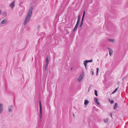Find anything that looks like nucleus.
I'll return each instance as SVG.
<instances>
[{"instance_id":"1","label":"nucleus","mask_w":128,"mask_h":128,"mask_svg":"<svg viewBox=\"0 0 128 128\" xmlns=\"http://www.w3.org/2000/svg\"><path fill=\"white\" fill-rule=\"evenodd\" d=\"M32 7L30 8L27 15L26 18L24 21V25L26 24L28 22L30 19V18L32 15Z\"/></svg>"},{"instance_id":"2","label":"nucleus","mask_w":128,"mask_h":128,"mask_svg":"<svg viewBox=\"0 0 128 128\" xmlns=\"http://www.w3.org/2000/svg\"><path fill=\"white\" fill-rule=\"evenodd\" d=\"M39 105L40 108V115L39 116L40 118L41 119L42 118V107L41 106V103L40 101L39 102Z\"/></svg>"},{"instance_id":"3","label":"nucleus","mask_w":128,"mask_h":128,"mask_svg":"<svg viewBox=\"0 0 128 128\" xmlns=\"http://www.w3.org/2000/svg\"><path fill=\"white\" fill-rule=\"evenodd\" d=\"M84 76V73L80 74L78 79V81L79 82H80L82 80Z\"/></svg>"},{"instance_id":"4","label":"nucleus","mask_w":128,"mask_h":128,"mask_svg":"<svg viewBox=\"0 0 128 128\" xmlns=\"http://www.w3.org/2000/svg\"><path fill=\"white\" fill-rule=\"evenodd\" d=\"M107 48L109 50V54L110 56H111L113 52V50L110 48Z\"/></svg>"},{"instance_id":"5","label":"nucleus","mask_w":128,"mask_h":128,"mask_svg":"<svg viewBox=\"0 0 128 128\" xmlns=\"http://www.w3.org/2000/svg\"><path fill=\"white\" fill-rule=\"evenodd\" d=\"M92 60L91 59L90 60H85L84 61V64H87L88 62H92Z\"/></svg>"},{"instance_id":"6","label":"nucleus","mask_w":128,"mask_h":128,"mask_svg":"<svg viewBox=\"0 0 128 128\" xmlns=\"http://www.w3.org/2000/svg\"><path fill=\"white\" fill-rule=\"evenodd\" d=\"M94 100H95V102L96 103L99 105L100 104V103L98 102V100L97 98H94Z\"/></svg>"},{"instance_id":"7","label":"nucleus","mask_w":128,"mask_h":128,"mask_svg":"<svg viewBox=\"0 0 128 128\" xmlns=\"http://www.w3.org/2000/svg\"><path fill=\"white\" fill-rule=\"evenodd\" d=\"M2 106V104H0V113H1L3 109Z\"/></svg>"},{"instance_id":"8","label":"nucleus","mask_w":128,"mask_h":128,"mask_svg":"<svg viewBox=\"0 0 128 128\" xmlns=\"http://www.w3.org/2000/svg\"><path fill=\"white\" fill-rule=\"evenodd\" d=\"M10 6L12 9L14 6V1L10 5Z\"/></svg>"},{"instance_id":"9","label":"nucleus","mask_w":128,"mask_h":128,"mask_svg":"<svg viewBox=\"0 0 128 128\" xmlns=\"http://www.w3.org/2000/svg\"><path fill=\"white\" fill-rule=\"evenodd\" d=\"M83 20H84L83 19H82L81 22L80 24V28H81L82 27V26L83 24Z\"/></svg>"},{"instance_id":"10","label":"nucleus","mask_w":128,"mask_h":128,"mask_svg":"<svg viewBox=\"0 0 128 128\" xmlns=\"http://www.w3.org/2000/svg\"><path fill=\"white\" fill-rule=\"evenodd\" d=\"M118 105L117 103H115L114 106V109L115 110L116 109V108L117 107Z\"/></svg>"},{"instance_id":"11","label":"nucleus","mask_w":128,"mask_h":128,"mask_svg":"<svg viewBox=\"0 0 128 128\" xmlns=\"http://www.w3.org/2000/svg\"><path fill=\"white\" fill-rule=\"evenodd\" d=\"M46 64H48L49 63L48 57H47L46 58Z\"/></svg>"},{"instance_id":"12","label":"nucleus","mask_w":128,"mask_h":128,"mask_svg":"<svg viewBox=\"0 0 128 128\" xmlns=\"http://www.w3.org/2000/svg\"><path fill=\"white\" fill-rule=\"evenodd\" d=\"M108 40L109 41L111 42H114L115 41L114 40L112 39H109Z\"/></svg>"},{"instance_id":"13","label":"nucleus","mask_w":128,"mask_h":128,"mask_svg":"<svg viewBox=\"0 0 128 128\" xmlns=\"http://www.w3.org/2000/svg\"><path fill=\"white\" fill-rule=\"evenodd\" d=\"M85 13H86L85 11V10H84V12H83V15H82V19H84V16L85 15Z\"/></svg>"},{"instance_id":"14","label":"nucleus","mask_w":128,"mask_h":128,"mask_svg":"<svg viewBox=\"0 0 128 128\" xmlns=\"http://www.w3.org/2000/svg\"><path fill=\"white\" fill-rule=\"evenodd\" d=\"M6 20H4L1 22V24H4L6 23Z\"/></svg>"},{"instance_id":"15","label":"nucleus","mask_w":128,"mask_h":128,"mask_svg":"<svg viewBox=\"0 0 128 128\" xmlns=\"http://www.w3.org/2000/svg\"><path fill=\"white\" fill-rule=\"evenodd\" d=\"M89 103V101L88 100H86L85 101L84 104L85 105Z\"/></svg>"},{"instance_id":"16","label":"nucleus","mask_w":128,"mask_h":128,"mask_svg":"<svg viewBox=\"0 0 128 128\" xmlns=\"http://www.w3.org/2000/svg\"><path fill=\"white\" fill-rule=\"evenodd\" d=\"M108 121V118H106L104 119V121L105 123L106 122Z\"/></svg>"},{"instance_id":"17","label":"nucleus","mask_w":128,"mask_h":128,"mask_svg":"<svg viewBox=\"0 0 128 128\" xmlns=\"http://www.w3.org/2000/svg\"><path fill=\"white\" fill-rule=\"evenodd\" d=\"M94 94L96 96H98L97 92V91L96 90H94Z\"/></svg>"},{"instance_id":"18","label":"nucleus","mask_w":128,"mask_h":128,"mask_svg":"<svg viewBox=\"0 0 128 128\" xmlns=\"http://www.w3.org/2000/svg\"><path fill=\"white\" fill-rule=\"evenodd\" d=\"M80 15H79L78 16L77 21H80Z\"/></svg>"},{"instance_id":"19","label":"nucleus","mask_w":128,"mask_h":128,"mask_svg":"<svg viewBox=\"0 0 128 128\" xmlns=\"http://www.w3.org/2000/svg\"><path fill=\"white\" fill-rule=\"evenodd\" d=\"M118 88H117L115 89V90L112 92V94H114L116 92V91Z\"/></svg>"},{"instance_id":"20","label":"nucleus","mask_w":128,"mask_h":128,"mask_svg":"<svg viewBox=\"0 0 128 128\" xmlns=\"http://www.w3.org/2000/svg\"><path fill=\"white\" fill-rule=\"evenodd\" d=\"M96 75L97 76L98 74L99 69L98 68H96Z\"/></svg>"},{"instance_id":"21","label":"nucleus","mask_w":128,"mask_h":128,"mask_svg":"<svg viewBox=\"0 0 128 128\" xmlns=\"http://www.w3.org/2000/svg\"><path fill=\"white\" fill-rule=\"evenodd\" d=\"M45 70H46L47 69V68L48 67V64H46L45 66Z\"/></svg>"},{"instance_id":"22","label":"nucleus","mask_w":128,"mask_h":128,"mask_svg":"<svg viewBox=\"0 0 128 128\" xmlns=\"http://www.w3.org/2000/svg\"><path fill=\"white\" fill-rule=\"evenodd\" d=\"M77 29V28H74V29H73V31L74 32Z\"/></svg>"},{"instance_id":"23","label":"nucleus","mask_w":128,"mask_h":128,"mask_svg":"<svg viewBox=\"0 0 128 128\" xmlns=\"http://www.w3.org/2000/svg\"><path fill=\"white\" fill-rule=\"evenodd\" d=\"M80 22V21H77L76 24H77L78 25H79V24Z\"/></svg>"},{"instance_id":"24","label":"nucleus","mask_w":128,"mask_h":128,"mask_svg":"<svg viewBox=\"0 0 128 128\" xmlns=\"http://www.w3.org/2000/svg\"><path fill=\"white\" fill-rule=\"evenodd\" d=\"M114 102V101L113 100H112L110 102V103L111 104H112Z\"/></svg>"},{"instance_id":"25","label":"nucleus","mask_w":128,"mask_h":128,"mask_svg":"<svg viewBox=\"0 0 128 128\" xmlns=\"http://www.w3.org/2000/svg\"><path fill=\"white\" fill-rule=\"evenodd\" d=\"M78 25L76 24L74 27L77 28L78 27Z\"/></svg>"},{"instance_id":"26","label":"nucleus","mask_w":128,"mask_h":128,"mask_svg":"<svg viewBox=\"0 0 128 128\" xmlns=\"http://www.w3.org/2000/svg\"><path fill=\"white\" fill-rule=\"evenodd\" d=\"M109 115L110 116H111V117H112V113H110L109 114Z\"/></svg>"},{"instance_id":"27","label":"nucleus","mask_w":128,"mask_h":128,"mask_svg":"<svg viewBox=\"0 0 128 128\" xmlns=\"http://www.w3.org/2000/svg\"><path fill=\"white\" fill-rule=\"evenodd\" d=\"M92 72V75H93L94 74V72H93V71H91V72Z\"/></svg>"},{"instance_id":"28","label":"nucleus","mask_w":128,"mask_h":128,"mask_svg":"<svg viewBox=\"0 0 128 128\" xmlns=\"http://www.w3.org/2000/svg\"><path fill=\"white\" fill-rule=\"evenodd\" d=\"M8 111L9 112L11 111L12 110H11V109L10 108H9L8 110Z\"/></svg>"},{"instance_id":"29","label":"nucleus","mask_w":128,"mask_h":128,"mask_svg":"<svg viewBox=\"0 0 128 128\" xmlns=\"http://www.w3.org/2000/svg\"><path fill=\"white\" fill-rule=\"evenodd\" d=\"M87 64H84V66L86 68V69H87V68H86V65H87Z\"/></svg>"},{"instance_id":"30","label":"nucleus","mask_w":128,"mask_h":128,"mask_svg":"<svg viewBox=\"0 0 128 128\" xmlns=\"http://www.w3.org/2000/svg\"><path fill=\"white\" fill-rule=\"evenodd\" d=\"M73 68V67L71 68V70H72V69Z\"/></svg>"}]
</instances>
